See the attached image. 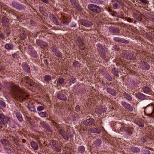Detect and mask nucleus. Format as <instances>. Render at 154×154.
<instances>
[{"instance_id":"1","label":"nucleus","mask_w":154,"mask_h":154,"mask_svg":"<svg viewBox=\"0 0 154 154\" xmlns=\"http://www.w3.org/2000/svg\"><path fill=\"white\" fill-rule=\"evenodd\" d=\"M7 85L8 88L10 89L13 97L17 101L22 102L29 96L28 94L19 87L10 83H8Z\"/></svg>"},{"instance_id":"2","label":"nucleus","mask_w":154,"mask_h":154,"mask_svg":"<svg viewBox=\"0 0 154 154\" xmlns=\"http://www.w3.org/2000/svg\"><path fill=\"white\" fill-rule=\"evenodd\" d=\"M144 112L145 115L154 119V104L151 103L144 107Z\"/></svg>"},{"instance_id":"3","label":"nucleus","mask_w":154,"mask_h":154,"mask_svg":"<svg viewBox=\"0 0 154 154\" xmlns=\"http://www.w3.org/2000/svg\"><path fill=\"white\" fill-rule=\"evenodd\" d=\"M11 118H7L3 113H0V125H5L7 123V121H11L12 120Z\"/></svg>"},{"instance_id":"4","label":"nucleus","mask_w":154,"mask_h":154,"mask_svg":"<svg viewBox=\"0 0 154 154\" xmlns=\"http://www.w3.org/2000/svg\"><path fill=\"white\" fill-rule=\"evenodd\" d=\"M97 46L100 57L103 59H105L106 56V52L102 45L98 44L97 45Z\"/></svg>"},{"instance_id":"5","label":"nucleus","mask_w":154,"mask_h":154,"mask_svg":"<svg viewBox=\"0 0 154 154\" xmlns=\"http://www.w3.org/2000/svg\"><path fill=\"white\" fill-rule=\"evenodd\" d=\"M89 9L96 13H99L101 11L100 8L98 6L94 4H89L88 5Z\"/></svg>"},{"instance_id":"6","label":"nucleus","mask_w":154,"mask_h":154,"mask_svg":"<svg viewBox=\"0 0 154 154\" xmlns=\"http://www.w3.org/2000/svg\"><path fill=\"white\" fill-rule=\"evenodd\" d=\"M134 122L139 126L143 127L144 126V124L143 120L139 118L136 115H135L133 117Z\"/></svg>"},{"instance_id":"7","label":"nucleus","mask_w":154,"mask_h":154,"mask_svg":"<svg viewBox=\"0 0 154 154\" xmlns=\"http://www.w3.org/2000/svg\"><path fill=\"white\" fill-rule=\"evenodd\" d=\"M1 22L5 28L7 29L9 28V21L7 17H2L1 19Z\"/></svg>"},{"instance_id":"8","label":"nucleus","mask_w":154,"mask_h":154,"mask_svg":"<svg viewBox=\"0 0 154 154\" xmlns=\"http://www.w3.org/2000/svg\"><path fill=\"white\" fill-rule=\"evenodd\" d=\"M12 5L13 7L17 9L20 10L24 9V6L23 5L19 4L15 1L12 2Z\"/></svg>"},{"instance_id":"9","label":"nucleus","mask_w":154,"mask_h":154,"mask_svg":"<svg viewBox=\"0 0 154 154\" xmlns=\"http://www.w3.org/2000/svg\"><path fill=\"white\" fill-rule=\"evenodd\" d=\"M108 11L110 12V14L112 16L117 17L118 18H122L123 17L122 15L119 13H118L116 12L113 11L110 8H108Z\"/></svg>"},{"instance_id":"10","label":"nucleus","mask_w":154,"mask_h":154,"mask_svg":"<svg viewBox=\"0 0 154 154\" xmlns=\"http://www.w3.org/2000/svg\"><path fill=\"white\" fill-rule=\"evenodd\" d=\"M78 43L77 44L80 48L82 50H84L85 49V43L83 39L79 38L77 40Z\"/></svg>"},{"instance_id":"11","label":"nucleus","mask_w":154,"mask_h":154,"mask_svg":"<svg viewBox=\"0 0 154 154\" xmlns=\"http://www.w3.org/2000/svg\"><path fill=\"white\" fill-rule=\"evenodd\" d=\"M122 104L125 109H127L128 111L131 112L133 111V108L129 104L125 102H122Z\"/></svg>"},{"instance_id":"12","label":"nucleus","mask_w":154,"mask_h":154,"mask_svg":"<svg viewBox=\"0 0 154 154\" xmlns=\"http://www.w3.org/2000/svg\"><path fill=\"white\" fill-rule=\"evenodd\" d=\"M121 2V0H112L113 8L116 9L118 7L120 6Z\"/></svg>"},{"instance_id":"13","label":"nucleus","mask_w":154,"mask_h":154,"mask_svg":"<svg viewBox=\"0 0 154 154\" xmlns=\"http://www.w3.org/2000/svg\"><path fill=\"white\" fill-rule=\"evenodd\" d=\"M81 22L82 25L87 27H90L93 25L91 22L87 20L82 19L81 20Z\"/></svg>"},{"instance_id":"14","label":"nucleus","mask_w":154,"mask_h":154,"mask_svg":"<svg viewBox=\"0 0 154 154\" xmlns=\"http://www.w3.org/2000/svg\"><path fill=\"white\" fill-rule=\"evenodd\" d=\"M26 82L27 83L28 85H29L31 86L32 85V83L33 82V81L28 77L26 76L23 79V80H22V82Z\"/></svg>"},{"instance_id":"15","label":"nucleus","mask_w":154,"mask_h":154,"mask_svg":"<svg viewBox=\"0 0 154 154\" xmlns=\"http://www.w3.org/2000/svg\"><path fill=\"white\" fill-rule=\"evenodd\" d=\"M57 98L59 100L66 101L67 100V97L64 94L61 93H59L57 95Z\"/></svg>"},{"instance_id":"16","label":"nucleus","mask_w":154,"mask_h":154,"mask_svg":"<svg viewBox=\"0 0 154 154\" xmlns=\"http://www.w3.org/2000/svg\"><path fill=\"white\" fill-rule=\"evenodd\" d=\"M94 120L92 118H90L84 121L83 123L86 125L90 126L92 125L94 122Z\"/></svg>"},{"instance_id":"17","label":"nucleus","mask_w":154,"mask_h":154,"mask_svg":"<svg viewBox=\"0 0 154 154\" xmlns=\"http://www.w3.org/2000/svg\"><path fill=\"white\" fill-rule=\"evenodd\" d=\"M114 41L117 42H120L121 43L128 44L129 43L128 41L123 38H120L119 37H115L113 38Z\"/></svg>"},{"instance_id":"18","label":"nucleus","mask_w":154,"mask_h":154,"mask_svg":"<svg viewBox=\"0 0 154 154\" xmlns=\"http://www.w3.org/2000/svg\"><path fill=\"white\" fill-rule=\"evenodd\" d=\"M22 67L23 70L27 72H30V68L29 66L26 63H23L22 64Z\"/></svg>"},{"instance_id":"19","label":"nucleus","mask_w":154,"mask_h":154,"mask_svg":"<svg viewBox=\"0 0 154 154\" xmlns=\"http://www.w3.org/2000/svg\"><path fill=\"white\" fill-rule=\"evenodd\" d=\"M109 31L110 32L116 34L119 33L120 30L117 28L111 27L109 28Z\"/></svg>"},{"instance_id":"20","label":"nucleus","mask_w":154,"mask_h":154,"mask_svg":"<svg viewBox=\"0 0 154 154\" xmlns=\"http://www.w3.org/2000/svg\"><path fill=\"white\" fill-rule=\"evenodd\" d=\"M36 43L38 45L40 46L42 48L47 46V44L41 40H36Z\"/></svg>"},{"instance_id":"21","label":"nucleus","mask_w":154,"mask_h":154,"mask_svg":"<svg viewBox=\"0 0 154 154\" xmlns=\"http://www.w3.org/2000/svg\"><path fill=\"white\" fill-rule=\"evenodd\" d=\"M133 16L134 18L138 20L141 21L142 19V16L140 13H138L136 14H134Z\"/></svg>"},{"instance_id":"22","label":"nucleus","mask_w":154,"mask_h":154,"mask_svg":"<svg viewBox=\"0 0 154 154\" xmlns=\"http://www.w3.org/2000/svg\"><path fill=\"white\" fill-rule=\"evenodd\" d=\"M65 17L64 16H62L61 18V22L60 24V25L63 26L65 25H67L68 24L69 22L67 21H65Z\"/></svg>"},{"instance_id":"23","label":"nucleus","mask_w":154,"mask_h":154,"mask_svg":"<svg viewBox=\"0 0 154 154\" xmlns=\"http://www.w3.org/2000/svg\"><path fill=\"white\" fill-rule=\"evenodd\" d=\"M43 79L45 82L49 83V82L51 81L52 77L49 75H47L44 77Z\"/></svg>"},{"instance_id":"24","label":"nucleus","mask_w":154,"mask_h":154,"mask_svg":"<svg viewBox=\"0 0 154 154\" xmlns=\"http://www.w3.org/2000/svg\"><path fill=\"white\" fill-rule=\"evenodd\" d=\"M136 96L139 99L144 100L146 99V96L143 94L141 93H138L136 94Z\"/></svg>"},{"instance_id":"25","label":"nucleus","mask_w":154,"mask_h":154,"mask_svg":"<svg viewBox=\"0 0 154 154\" xmlns=\"http://www.w3.org/2000/svg\"><path fill=\"white\" fill-rule=\"evenodd\" d=\"M30 144L34 150H37L38 149V146L36 143L34 141L31 142Z\"/></svg>"},{"instance_id":"26","label":"nucleus","mask_w":154,"mask_h":154,"mask_svg":"<svg viewBox=\"0 0 154 154\" xmlns=\"http://www.w3.org/2000/svg\"><path fill=\"white\" fill-rule=\"evenodd\" d=\"M89 131L91 133H96L98 134H99L100 133V131L99 130L95 128H91Z\"/></svg>"},{"instance_id":"27","label":"nucleus","mask_w":154,"mask_h":154,"mask_svg":"<svg viewBox=\"0 0 154 154\" xmlns=\"http://www.w3.org/2000/svg\"><path fill=\"white\" fill-rule=\"evenodd\" d=\"M28 107L30 111L35 112H36V110L35 108V106L32 104L29 105L28 106Z\"/></svg>"},{"instance_id":"28","label":"nucleus","mask_w":154,"mask_h":154,"mask_svg":"<svg viewBox=\"0 0 154 154\" xmlns=\"http://www.w3.org/2000/svg\"><path fill=\"white\" fill-rule=\"evenodd\" d=\"M15 114L16 117L18 120L20 122H22L23 120V118L21 114L20 113V112L19 111H17V112H16Z\"/></svg>"},{"instance_id":"29","label":"nucleus","mask_w":154,"mask_h":154,"mask_svg":"<svg viewBox=\"0 0 154 154\" xmlns=\"http://www.w3.org/2000/svg\"><path fill=\"white\" fill-rule=\"evenodd\" d=\"M123 96L127 100L131 101L132 100L131 97L128 93L126 92H124L123 93Z\"/></svg>"},{"instance_id":"30","label":"nucleus","mask_w":154,"mask_h":154,"mask_svg":"<svg viewBox=\"0 0 154 154\" xmlns=\"http://www.w3.org/2000/svg\"><path fill=\"white\" fill-rule=\"evenodd\" d=\"M5 47L8 50H12L14 47V45L10 43L6 44Z\"/></svg>"},{"instance_id":"31","label":"nucleus","mask_w":154,"mask_h":154,"mask_svg":"<svg viewBox=\"0 0 154 154\" xmlns=\"http://www.w3.org/2000/svg\"><path fill=\"white\" fill-rule=\"evenodd\" d=\"M107 91L112 95L115 96L116 95V91L110 88H107Z\"/></svg>"},{"instance_id":"32","label":"nucleus","mask_w":154,"mask_h":154,"mask_svg":"<svg viewBox=\"0 0 154 154\" xmlns=\"http://www.w3.org/2000/svg\"><path fill=\"white\" fill-rule=\"evenodd\" d=\"M131 149V150L135 153H138L140 152V149L138 147L132 146Z\"/></svg>"},{"instance_id":"33","label":"nucleus","mask_w":154,"mask_h":154,"mask_svg":"<svg viewBox=\"0 0 154 154\" xmlns=\"http://www.w3.org/2000/svg\"><path fill=\"white\" fill-rule=\"evenodd\" d=\"M142 90L143 92L145 93H148L150 92L151 90L149 88L146 86H143Z\"/></svg>"},{"instance_id":"34","label":"nucleus","mask_w":154,"mask_h":154,"mask_svg":"<svg viewBox=\"0 0 154 154\" xmlns=\"http://www.w3.org/2000/svg\"><path fill=\"white\" fill-rule=\"evenodd\" d=\"M150 68L149 65L147 63H144L142 66V69L143 70H148Z\"/></svg>"},{"instance_id":"35","label":"nucleus","mask_w":154,"mask_h":154,"mask_svg":"<svg viewBox=\"0 0 154 154\" xmlns=\"http://www.w3.org/2000/svg\"><path fill=\"white\" fill-rule=\"evenodd\" d=\"M112 72L115 76H119L117 69H116L115 68H113L112 69Z\"/></svg>"},{"instance_id":"36","label":"nucleus","mask_w":154,"mask_h":154,"mask_svg":"<svg viewBox=\"0 0 154 154\" xmlns=\"http://www.w3.org/2000/svg\"><path fill=\"white\" fill-rule=\"evenodd\" d=\"M70 2L74 8L78 6L79 4L77 1L75 0H70Z\"/></svg>"},{"instance_id":"37","label":"nucleus","mask_w":154,"mask_h":154,"mask_svg":"<svg viewBox=\"0 0 154 154\" xmlns=\"http://www.w3.org/2000/svg\"><path fill=\"white\" fill-rule=\"evenodd\" d=\"M94 143L95 144V146L97 147L98 146H99L101 144V140L100 139H97L94 142Z\"/></svg>"},{"instance_id":"38","label":"nucleus","mask_w":154,"mask_h":154,"mask_svg":"<svg viewBox=\"0 0 154 154\" xmlns=\"http://www.w3.org/2000/svg\"><path fill=\"white\" fill-rule=\"evenodd\" d=\"M51 49L52 51L54 54L59 51L57 47L54 46L51 47Z\"/></svg>"},{"instance_id":"39","label":"nucleus","mask_w":154,"mask_h":154,"mask_svg":"<svg viewBox=\"0 0 154 154\" xmlns=\"http://www.w3.org/2000/svg\"><path fill=\"white\" fill-rule=\"evenodd\" d=\"M32 83V85L31 86L35 87L36 88H38L40 87V84L39 83L35 82H33Z\"/></svg>"},{"instance_id":"40","label":"nucleus","mask_w":154,"mask_h":154,"mask_svg":"<svg viewBox=\"0 0 154 154\" xmlns=\"http://www.w3.org/2000/svg\"><path fill=\"white\" fill-rule=\"evenodd\" d=\"M85 150V148L84 146H81L78 148V151L79 152L83 153Z\"/></svg>"},{"instance_id":"41","label":"nucleus","mask_w":154,"mask_h":154,"mask_svg":"<svg viewBox=\"0 0 154 154\" xmlns=\"http://www.w3.org/2000/svg\"><path fill=\"white\" fill-rule=\"evenodd\" d=\"M40 116L42 117H45L48 116V114L45 112H42L39 114Z\"/></svg>"},{"instance_id":"42","label":"nucleus","mask_w":154,"mask_h":154,"mask_svg":"<svg viewBox=\"0 0 154 154\" xmlns=\"http://www.w3.org/2000/svg\"><path fill=\"white\" fill-rule=\"evenodd\" d=\"M91 3L97 4H101V1L100 0H89Z\"/></svg>"},{"instance_id":"43","label":"nucleus","mask_w":154,"mask_h":154,"mask_svg":"<svg viewBox=\"0 0 154 154\" xmlns=\"http://www.w3.org/2000/svg\"><path fill=\"white\" fill-rule=\"evenodd\" d=\"M44 128H45L46 129V130L48 131V132L51 131V130L49 127V125L48 124L46 123H45L44 125Z\"/></svg>"},{"instance_id":"44","label":"nucleus","mask_w":154,"mask_h":154,"mask_svg":"<svg viewBox=\"0 0 154 154\" xmlns=\"http://www.w3.org/2000/svg\"><path fill=\"white\" fill-rule=\"evenodd\" d=\"M65 80L62 78H59L58 79L57 83L60 85L63 84L64 83Z\"/></svg>"},{"instance_id":"45","label":"nucleus","mask_w":154,"mask_h":154,"mask_svg":"<svg viewBox=\"0 0 154 154\" xmlns=\"http://www.w3.org/2000/svg\"><path fill=\"white\" fill-rule=\"evenodd\" d=\"M56 25H60V23L58 21L56 17H55L53 18L52 20H51Z\"/></svg>"},{"instance_id":"46","label":"nucleus","mask_w":154,"mask_h":154,"mask_svg":"<svg viewBox=\"0 0 154 154\" xmlns=\"http://www.w3.org/2000/svg\"><path fill=\"white\" fill-rule=\"evenodd\" d=\"M105 78L106 79H108L109 81H112V78L111 77V76L107 74V73H106L105 75Z\"/></svg>"},{"instance_id":"47","label":"nucleus","mask_w":154,"mask_h":154,"mask_svg":"<svg viewBox=\"0 0 154 154\" xmlns=\"http://www.w3.org/2000/svg\"><path fill=\"white\" fill-rule=\"evenodd\" d=\"M9 139L10 140L15 141L16 140H17V137H14L12 135H9Z\"/></svg>"},{"instance_id":"48","label":"nucleus","mask_w":154,"mask_h":154,"mask_svg":"<svg viewBox=\"0 0 154 154\" xmlns=\"http://www.w3.org/2000/svg\"><path fill=\"white\" fill-rule=\"evenodd\" d=\"M0 105L4 108H5L6 106V104L2 100H0Z\"/></svg>"},{"instance_id":"49","label":"nucleus","mask_w":154,"mask_h":154,"mask_svg":"<svg viewBox=\"0 0 154 154\" xmlns=\"http://www.w3.org/2000/svg\"><path fill=\"white\" fill-rule=\"evenodd\" d=\"M30 54L33 57H36L37 56V53L34 50H32V51H31V53H30Z\"/></svg>"},{"instance_id":"50","label":"nucleus","mask_w":154,"mask_h":154,"mask_svg":"<svg viewBox=\"0 0 154 154\" xmlns=\"http://www.w3.org/2000/svg\"><path fill=\"white\" fill-rule=\"evenodd\" d=\"M133 129L131 128H128L127 129V133L128 134H132L133 133Z\"/></svg>"},{"instance_id":"51","label":"nucleus","mask_w":154,"mask_h":154,"mask_svg":"<svg viewBox=\"0 0 154 154\" xmlns=\"http://www.w3.org/2000/svg\"><path fill=\"white\" fill-rule=\"evenodd\" d=\"M55 54L59 58L61 57L62 56V54L59 51H58Z\"/></svg>"},{"instance_id":"52","label":"nucleus","mask_w":154,"mask_h":154,"mask_svg":"<svg viewBox=\"0 0 154 154\" xmlns=\"http://www.w3.org/2000/svg\"><path fill=\"white\" fill-rule=\"evenodd\" d=\"M45 108L44 107L42 106H39L37 108V110L38 111H41L44 109Z\"/></svg>"},{"instance_id":"53","label":"nucleus","mask_w":154,"mask_h":154,"mask_svg":"<svg viewBox=\"0 0 154 154\" xmlns=\"http://www.w3.org/2000/svg\"><path fill=\"white\" fill-rule=\"evenodd\" d=\"M143 154H150V152L147 149H144L142 152Z\"/></svg>"},{"instance_id":"54","label":"nucleus","mask_w":154,"mask_h":154,"mask_svg":"<svg viewBox=\"0 0 154 154\" xmlns=\"http://www.w3.org/2000/svg\"><path fill=\"white\" fill-rule=\"evenodd\" d=\"M125 20L129 22H133L132 20L129 17H125Z\"/></svg>"},{"instance_id":"55","label":"nucleus","mask_w":154,"mask_h":154,"mask_svg":"<svg viewBox=\"0 0 154 154\" xmlns=\"http://www.w3.org/2000/svg\"><path fill=\"white\" fill-rule=\"evenodd\" d=\"M5 88L4 87L3 85L1 82H0V90L3 91Z\"/></svg>"},{"instance_id":"56","label":"nucleus","mask_w":154,"mask_h":154,"mask_svg":"<svg viewBox=\"0 0 154 154\" xmlns=\"http://www.w3.org/2000/svg\"><path fill=\"white\" fill-rule=\"evenodd\" d=\"M12 57L13 58L17 59L19 57V56L16 54H14L12 55Z\"/></svg>"},{"instance_id":"57","label":"nucleus","mask_w":154,"mask_h":154,"mask_svg":"<svg viewBox=\"0 0 154 154\" xmlns=\"http://www.w3.org/2000/svg\"><path fill=\"white\" fill-rule=\"evenodd\" d=\"M141 2L145 4H147L148 3V1L147 0H139Z\"/></svg>"},{"instance_id":"58","label":"nucleus","mask_w":154,"mask_h":154,"mask_svg":"<svg viewBox=\"0 0 154 154\" xmlns=\"http://www.w3.org/2000/svg\"><path fill=\"white\" fill-rule=\"evenodd\" d=\"M59 132L61 134V135H63L65 133V131L62 129H60L59 130Z\"/></svg>"},{"instance_id":"59","label":"nucleus","mask_w":154,"mask_h":154,"mask_svg":"<svg viewBox=\"0 0 154 154\" xmlns=\"http://www.w3.org/2000/svg\"><path fill=\"white\" fill-rule=\"evenodd\" d=\"M75 110L77 112H79L80 110V108L79 106L77 105L75 107Z\"/></svg>"},{"instance_id":"60","label":"nucleus","mask_w":154,"mask_h":154,"mask_svg":"<svg viewBox=\"0 0 154 154\" xmlns=\"http://www.w3.org/2000/svg\"><path fill=\"white\" fill-rule=\"evenodd\" d=\"M55 17V16H54V15L53 14H49V17L51 20H52Z\"/></svg>"},{"instance_id":"61","label":"nucleus","mask_w":154,"mask_h":154,"mask_svg":"<svg viewBox=\"0 0 154 154\" xmlns=\"http://www.w3.org/2000/svg\"><path fill=\"white\" fill-rule=\"evenodd\" d=\"M9 12L11 14H15V11L13 9L10 10L9 11Z\"/></svg>"},{"instance_id":"62","label":"nucleus","mask_w":154,"mask_h":154,"mask_svg":"<svg viewBox=\"0 0 154 154\" xmlns=\"http://www.w3.org/2000/svg\"><path fill=\"white\" fill-rule=\"evenodd\" d=\"M4 35L2 33L0 34V38H1L2 39H4Z\"/></svg>"},{"instance_id":"63","label":"nucleus","mask_w":154,"mask_h":154,"mask_svg":"<svg viewBox=\"0 0 154 154\" xmlns=\"http://www.w3.org/2000/svg\"><path fill=\"white\" fill-rule=\"evenodd\" d=\"M75 79L74 78L71 79L70 80V82L72 83H74L75 82Z\"/></svg>"},{"instance_id":"64","label":"nucleus","mask_w":154,"mask_h":154,"mask_svg":"<svg viewBox=\"0 0 154 154\" xmlns=\"http://www.w3.org/2000/svg\"><path fill=\"white\" fill-rule=\"evenodd\" d=\"M120 130V131L122 132L125 131V128L124 127H122V128H121Z\"/></svg>"}]
</instances>
